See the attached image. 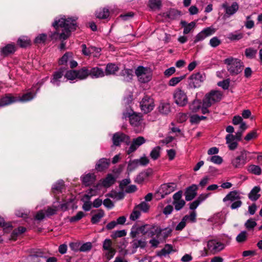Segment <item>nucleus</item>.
Returning <instances> with one entry per match:
<instances>
[{
	"label": "nucleus",
	"mask_w": 262,
	"mask_h": 262,
	"mask_svg": "<svg viewBox=\"0 0 262 262\" xmlns=\"http://www.w3.org/2000/svg\"><path fill=\"white\" fill-rule=\"evenodd\" d=\"M82 48V52L83 54L86 56H90L91 55L94 51L96 52L97 53H99L100 51V49L98 48H96L94 47H92L90 48H86L85 45L83 44L81 46Z\"/></svg>",
	"instance_id": "32"
},
{
	"label": "nucleus",
	"mask_w": 262,
	"mask_h": 262,
	"mask_svg": "<svg viewBox=\"0 0 262 262\" xmlns=\"http://www.w3.org/2000/svg\"><path fill=\"white\" fill-rule=\"evenodd\" d=\"M119 70V67L113 63H109L106 64L104 71L105 75L108 76L115 75Z\"/></svg>",
	"instance_id": "23"
},
{
	"label": "nucleus",
	"mask_w": 262,
	"mask_h": 262,
	"mask_svg": "<svg viewBox=\"0 0 262 262\" xmlns=\"http://www.w3.org/2000/svg\"><path fill=\"white\" fill-rule=\"evenodd\" d=\"M260 191L259 186H257L253 187L248 194L249 199L252 201H257L260 196V194L259 193Z\"/></svg>",
	"instance_id": "24"
},
{
	"label": "nucleus",
	"mask_w": 262,
	"mask_h": 262,
	"mask_svg": "<svg viewBox=\"0 0 262 262\" xmlns=\"http://www.w3.org/2000/svg\"><path fill=\"white\" fill-rule=\"evenodd\" d=\"M17 44L21 48H26L30 45V40L27 37H21L18 38Z\"/></svg>",
	"instance_id": "40"
},
{
	"label": "nucleus",
	"mask_w": 262,
	"mask_h": 262,
	"mask_svg": "<svg viewBox=\"0 0 262 262\" xmlns=\"http://www.w3.org/2000/svg\"><path fill=\"white\" fill-rule=\"evenodd\" d=\"M123 116L125 118H129L130 124L135 128L137 132L142 131L144 128L142 117L140 114L135 113H133L132 114L130 113H124Z\"/></svg>",
	"instance_id": "6"
},
{
	"label": "nucleus",
	"mask_w": 262,
	"mask_h": 262,
	"mask_svg": "<svg viewBox=\"0 0 262 262\" xmlns=\"http://www.w3.org/2000/svg\"><path fill=\"white\" fill-rule=\"evenodd\" d=\"M198 187L196 185H192L188 187L185 191V199L187 201L193 200L196 195Z\"/></svg>",
	"instance_id": "17"
},
{
	"label": "nucleus",
	"mask_w": 262,
	"mask_h": 262,
	"mask_svg": "<svg viewBox=\"0 0 262 262\" xmlns=\"http://www.w3.org/2000/svg\"><path fill=\"white\" fill-rule=\"evenodd\" d=\"M181 24L184 28L183 33L184 34H188L195 27V23L194 21L187 24L185 21L182 20L181 21Z\"/></svg>",
	"instance_id": "30"
},
{
	"label": "nucleus",
	"mask_w": 262,
	"mask_h": 262,
	"mask_svg": "<svg viewBox=\"0 0 262 262\" xmlns=\"http://www.w3.org/2000/svg\"><path fill=\"white\" fill-rule=\"evenodd\" d=\"M136 206L138 208L140 211H142L144 212H148L150 207L149 205L145 202H142Z\"/></svg>",
	"instance_id": "54"
},
{
	"label": "nucleus",
	"mask_w": 262,
	"mask_h": 262,
	"mask_svg": "<svg viewBox=\"0 0 262 262\" xmlns=\"http://www.w3.org/2000/svg\"><path fill=\"white\" fill-rule=\"evenodd\" d=\"M63 72L64 71L62 69L55 72L53 75V77L51 80V82L54 85L59 86L60 82V79L62 77Z\"/></svg>",
	"instance_id": "25"
},
{
	"label": "nucleus",
	"mask_w": 262,
	"mask_h": 262,
	"mask_svg": "<svg viewBox=\"0 0 262 262\" xmlns=\"http://www.w3.org/2000/svg\"><path fill=\"white\" fill-rule=\"evenodd\" d=\"M64 77L68 80H73L77 78L76 70H69L67 71Z\"/></svg>",
	"instance_id": "55"
},
{
	"label": "nucleus",
	"mask_w": 262,
	"mask_h": 262,
	"mask_svg": "<svg viewBox=\"0 0 262 262\" xmlns=\"http://www.w3.org/2000/svg\"><path fill=\"white\" fill-rule=\"evenodd\" d=\"M247 128L246 124L242 122L240 123L239 128L235 135L232 134L234 129L233 127L230 126V150H233L237 148L238 143L241 141L243 134Z\"/></svg>",
	"instance_id": "2"
},
{
	"label": "nucleus",
	"mask_w": 262,
	"mask_h": 262,
	"mask_svg": "<svg viewBox=\"0 0 262 262\" xmlns=\"http://www.w3.org/2000/svg\"><path fill=\"white\" fill-rule=\"evenodd\" d=\"M18 100L17 97H14L11 94L6 95L0 99V106H4L17 102Z\"/></svg>",
	"instance_id": "18"
},
{
	"label": "nucleus",
	"mask_w": 262,
	"mask_h": 262,
	"mask_svg": "<svg viewBox=\"0 0 262 262\" xmlns=\"http://www.w3.org/2000/svg\"><path fill=\"white\" fill-rule=\"evenodd\" d=\"M224 245L216 240H211L208 241L207 244L208 250L212 253H215L224 248Z\"/></svg>",
	"instance_id": "16"
},
{
	"label": "nucleus",
	"mask_w": 262,
	"mask_h": 262,
	"mask_svg": "<svg viewBox=\"0 0 262 262\" xmlns=\"http://www.w3.org/2000/svg\"><path fill=\"white\" fill-rule=\"evenodd\" d=\"M82 183L86 186L93 184L96 180V176L94 173H87L83 175L81 177Z\"/></svg>",
	"instance_id": "20"
},
{
	"label": "nucleus",
	"mask_w": 262,
	"mask_h": 262,
	"mask_svg": "<svg viewBox=\"0 0 262 262\" xmlns=\"http://www.w3.org/2000/svg\"><path fill=\"white\" fill-rule=\"evenodd\" d=\"M176 188L177 184L174 183L163 184L161 185L158 192L161 194L162 198H164L165 195L174 191Z\"/></svg>",
	"instance_id": "12"
},
{
	"label": "nucleus",
	"mask_w": 262,
	"mask_h": 262,
	"mask_svg": "<svg viewBox=\"0 0 262 262\" xmlns=\"http://www.w3.org/2000/svg\"><path fill=\"white\" fill-rule=\"evenodd\" d=\"M76 17H66L63 16L56 20L53 23L55 31L50 35L51 39L66 40L77 27Z\"/></svg>",
	"instance_id": "1"
},
{
	"label": "nucleus",
	"mask_w": 262,
	"mask_h": 262,
	"mask_svg": "<svg viewBox=\"0 0 262 262\" xmlns=\"http://www.w3.org/2000/svg\"><path fill=\"white\" fill-rule=\"evenodd\" d=\"M108 196L112 198L117 199L118 200H121L124 198V194L122 192H111Z\"/></svg>",
	"instance_id": "62"
},
{
	"label": "nucleus",
	"mask_w": 262,
	"mask_h": 262,
	"mask_svg": "<svg viewBox=\"0 0 262 262\" xmlns=\"http://www.w3.org/2000/svg\"><path fill=\"white\" fill-rule=\"evenodd\" d=\"M185 76H181L180 77H175L171 78L168 81V85L171 86H174L178 84L180 81L184 79Z\"/></svg>",
	"instance_id": "44"
},
{
	"label": "nucleus",
	"mask_w": 262,
	"mask_h": 262,
	"mask_svg": "<svg viewBox=\"0 0 262 262\" xmlns=\"http://www.w3.org/2000/svg\"><path fill=\"white\" fill-rule=\"evenodd\" d=\"M207 161H209L216 164H221L223 162V159L219 156L214 155L208 158Z\"/></svg>",
	"instance_id": "57"
},
{
	"label": "nucleus",
	"mask_w": 262,
	"mask_h": 262,
	"mask_svg": "<svg viewBox=\"0 0 262 262\" xmlns=\"http://www.w3.org/2000/svg\"><path fill=\"white\" fill-rule=\"evenodd\" d=\"M224 96L223 92L217 90H212L206 93L203 99L206 106H211V105L220 102Z\"/></svg>",
	"instance_id": "4"
},
{
	"label": "nucleus",
	"mask_w": 262,
	"mask_h": 262,
	"mask_svg": "<svg viewBox=\"0 0 262 262\" xmlns=\"http://www.w3.org/2000/svg\"><path fill=\"white\" fill-rule=\"evenodd\" d=\"M158 110L160 113L167 115L170 112V104L167 102H161L159 105Z\"/></svg>",
	"instance_id": "34"
},
{
	"label": "nucleus",
	"mask_w": 262,
	"mask_h": 262,
	"mask_svg": "<svg viewBox=\"0 0 262 262\" xmlns=\"http://www.w3.org/2000/svg\"><path fill=\"white\" fill-rule=\"evenodd\" d=\"M251 153L246 150H242L234 156L231 161L232 165L236 168H241L249 161L252 157L249 155Z\"/></svg>",
	"instance_id": "3"
},
{
	"label": "nucleus",
	"mask_w": 262,
	"mask_h": 262,
	"mask_svg": "<svg viewBox=\"0 0 262 262\" xmlns=\"http://www.w3.org/2000/svg\"><path fill=\"white\" fill-rule=\"evenodd\" d=\"M248 171L254 174L259 176L261 173V169L260 166L254 164L250 165L247 169Z\"/></svg>",
	"instance_id": "36"
},
{
	"label": "nucleus",
	"mask_w": 262,
	"mask_h": 262,
	"mask_svg": "<svg viewBox=\"0 0 262 262\" xmlns=\"http://www.w3.org/2000/svg\"><path fill=\"white\" fill-rule=\"evenodd\" d=\"M143 225L135 224L131 228L130 236L133 238H136L140 233L143 235Z\"/></svg>",
	"instance_id": "26"
},
{
	"label": "nucleus",
	"mask_w": 262,
	"mask_h": 262,
	"mask_svg": "<svg viewBox=\"0 0 262 262\" xmlns=\"http://www.w3.org/2000/svg\"><path fill=\"white\" fill-rule=\"evenodd\" d=\"M121 75L124 77V81H129L132 79L133 75L132 71L129 69H124L122 71Z\"/></svg>",
	"instance_id": "53"
},
{
	"label": "nucleus",
	"mask_w": 262,
	"mask_h": 262,
	"mask_svg": "<svg viewBox=\"0 0 262 262\" xmlns=\"http://www.w3.org/2000/svg\"><path fill=\"white\" fill-rule=\"evenodd\" d=\"M139 165V164L138 160H134L129 162L127 169L129 171H132L136 168Z\"/></svg>",
	"instance_id": "61"
},
{
	"label": "nucleus",
	"mask_w": 262,
	"mask_h": 262,
	"mask_svg": "<svg viewBox=\"0 0 262 262\" xmlns=\"http://www.w3.org/2000/svg\"><path fill=\"white\" fill-rule=\"evenodd\" d=\"M104 251V256L108 260L111 259L114 257L116 252L115 249L105 250Z\"/></svg>",
	"instance_id": "60"
},
{
	"label": "nucleus",
	"mask_w": 262,
	"mask_h": 262,
	"mask_svg": "<svg viewBox=\"0 0 262 262\" xmlns=\"http://www.w3.org/2000/svg\"><path fill=\"white\" fill-rule=\"evenodd\" d=\"M149 7L151 9H157L159 8L161 5L160 0H149Z\"/></svg>",
	"instance_id": "58"
},
{
	"label": "nucleus",
	"mask_w": 262,
	"mask_h": 262,
	"mask_svg": "<svg viewBox=\"0 0 262 262\" xmlns=\"http://www.w3.org/2000/svg\"><path fill=\"white\" fill-rule=\"evenodd\" d=\"M174 102L179 106H184L188 102L186 93L180 88L176 89L173 93Z\"/></svg>",
	"instance_id": "8"
},
{
	"label": "nucleus",
	"mask_w": 262,
	"mask_h": 262,
	"mask_svg": "<svg viewBox=\"0 0 262 262\" xmlns=\"http://www.w3.org/2000/svg\"><path fill=\"white\" fill-rule=\"evenodd\" d=\"M242 198L239 191L236 190L230 191V203L241 200Z\"/></svg>",
	"instance_id": "45"
},
{
	"label": "nucleus",
	"mask_w": 262,
	"mask_h": 262,
	"mask_svg": "<svg viewBox=\"0 0 262 262\" xmlns=\"http://www.w3.org/2000/svg\"><path fill=\"white\" fill-rule=\"evenodd\" d=\"M257 50L253 48H248L245 50V56L249 59H253L255 57Z\"/></svg>",
	"instance_id": "38"
},
{
	"label": "nucleus",
	"mask_w": 262,
	"mask_h": 262,
	"mask_svg": "<svg viewBox=\"0 0 262 262\" xmlns=\"http://www.w3.org/2000/svg\"><path fill=\"white\" fill-rule=\"evenodd\" d=\"M104 215V212L102 209L98 210L97 212L95 214L91 219V222L93 224H96L98 223L101 219L103 217Z\"/></svg>",
	"instance_id": "37"
},
{
	"label": "nucleus",
	"mask_w": 262,
	"mask_h": 262,
	"mask_svg": "<svg viewBox=\"0 0 262 262\" xmlns=\"http://www.w3.org/2000/svg\"><path fill=\"white\" fill-rule=\"evenodd\" d=\"M196 214L195 211L191 212L189 215H186L183 217L184 219H186V221L194 223L196 221Z\"/></svg>",
	"instance_id": "63"
},
{
	"label": "nucleus",
	"mask_w": 262,
	"mask_h": 262,
	"mask_svg": "<svg viewBox=\"0 0 262 262\" xmlns=\"http://www.w3.org/2000/svg\"><path fill=\"white\" fill-rule=\"evenodd\" d=\"M215 31L216 29L212 27L205 28L196 35L194 38V42L196 43L198 41L203 40L207 37L213 34Z\"/></svg>",
	"instance_id": "11"
},
{
	"label": "nucleus",
	"mask_w": 262,
	"mask_h": 262,
	"mask_svg": "<svg viewBox=\"0 0 262 262\" xmlns=\"http://www.w3.org/2000/svg\"><path fill=\"white\" fill-rule=\"evenodd\" d=\"M96 16L100 19H105L107 18L110 15V11L108 9L105 8H101L96 12Z\"/></svg>",
	"instance_id": "31"
},
{
	"label": "nucleus",
	"mask_w": 262,
	"mask_h": 262,
	"mask_svg": "<svg viewBox=\"0 0 262 262\" xmlns=\"http://www.w3.org/2000/svg\"><path fill=\"white\" fill-rule=\"evenodd\" d=\"M140 215L141 212L140 210L135 206L130 215L129 219L130 220L134 221L137 220L140 217Z\"/></svg>",
	"instance_id": "51"
},
{
	"label": "nucleus",
	"mask_w": 262,
	"mask_h": 262,
	"mask_svg": "<svg viewBox=\"0 0 262 262\" xmlns=\"http://www.w3.org/2000/svg\"><path fill=\"white\" fill-rule=\"evenodd\" d=\"M103 250H108L115 249L112 246V242L110 239H105L103 243Z\"/></svg>",
	"instance_id": "56"
},
{
	"label": "nucleus",
	"mask_w": 262,
	"mask_h": 262,
	"mask_svg": "<svg viewBox=\"0 0 262 262\" xmlns=\"http://www.w3.org/2000/svg\"><path fill=\"white\" fill-rule=\"evenodd\" d=\"M115 182L114 177L112 174H108L102 181V185L105 187H108Z\"/></svg>",
	"instance_id": "35"
},
{
	"label": "nucleus",
	"mask_w": 262,
	"mask_h": 262,
	"mask_svg": "<svg viewBox=\"0 0 262 262\" xmlns=\"http://www.w3.org/2000/svg\"><path fill=\"white\" fill-rule=\"evenodd\" d=\"M90 76L93 78H98L105 76L104 71L100 68L96 67L89 69Z\"/></svg>",
	"instance_id": "19"
},
{
	"label": "nucleus",
	"mask_w": 262,
	"mask_h": 262,
	"mask_svg": "<svg viewBox=\"0 0 262 262\" xmlns=\"http://www.w3.org/2000/svg\"><path fill=\"white\" fill-rule=\"evenodd\" d=\"M180 15V13L174 9L169 10L167 14V17L171 19H174Z\"/></svg>",
	"instance_id": "59"
},
{
	"label": "nucleus",
	"mask_w": 262,
	"mask_h": 262,
	"mask_svg": "<svg viewBox=\"0 0 262 262\" xmlns=\"http://www.w3.org/2000/svg\"><path fill=\"white\" fill-rule=\"evenodd\" d=\"M132 246L134 248H144L147 245V242L145 239H137L135 238L132 241Z\"/></svg>",
	"instance_id": "33"
},
{
	"label": "nucleus",
	"mask_w": 262,
	"mask_h": 262,
	"mask_svg": "<svg viewBox=\"0 0 262 262\" xmlns=\"http://www.w3.org/2000/svg\"><path fill=\"white\" fill-rule=\"evenodd\" d=\"M201 106V103L199 100H194L190 105V109L193 112H197Z\"/></svg>",
	"instance_id": "52"
},
{
	"label": "nucleus",
	"mask_w": 262,
	"mask_h": 262,
	"mask_svg": "<svg viewBox=\"0 0 262 262\" xmlns=\"http://www.w3.org/2000/svg\"><path fill=\"white\" fill-rule=\"evenodd\" d=\"M155 104L152 98L148 96H145L140 102V107L144 113L151 112L154 108Z\"/></svg>",
	"instance_id": "10"
},
{
	"label": "nucleus",
	"mask_w": 262,
	"mask_h": 262,
	"mask_svg": "<svg viewBox=\"0 0 262 262\" xmlns=\"http://www.w3.org/2000/svg\"><path fill=\"white\" fill-rule=\"evenodd\" d=\"M205 79L206 75L204 73L201 72L193 73L189 77V84L191 88H198L201 86Z\"/></svg>",
	"instance_id": "9"
},
{
	"label": "nucleus",
	"mask_w": 262,
	"mask_h": 262,
	"mask_svg": "<svg viewBox=\"0 0 262 262\" xmlns=\"http://www.w3.org/2000/svg\"><path fill=\"white\" fill-rule=\"evenodd\" d=\"M174 251L175 250L173 249V246L171 245L166 244L164 247L158 252L157 255L159 256H165L172 252Z\"/></svg>",
	"instance_id": "29"
},
{
	"label": "nucleus",
	"mask_w": 262,
	"mask_h": 262,
	"mask_svg": "<svg viewBox=\"0 0 262 262\" xmlns=\"http://www.w3.org/2000/svg\"><path fill=\"white\" fill-rule=\"evenodd\" d=\"M143 235L148 237H153L156 236L158 238L162 232V229L155 224H146L143 225Z\"/></svg>",
	"instance_id": "7"
},
{
	"label": "nucleus",
	"mask_w": 262,
	"mask_h": 262,
	"mask_svg": "<svg viewBox=\"0 0 262 262\" xmlns=\"http://www.w3.org/2000/svg\"><path fill=\"white\" fill-rule=\"evenodd\" d=\"M110 165V161L105 158L100 159L96 165L95 169L98 171H102L107 169Z\"/></svg>",
	"instance_id": "22"
},
{
	"label": "nucleus",
	"mask_w": 262,
	"mask_h": 262,
	"mask_svg": "<svg viewBox=\"0 0 262 262\" xmlns=\"http://www.w3.org/2000/svg\"><path fill=\"white\" fill-rule=\"evenodd\" d=\"M244 33L239 32L236 31L230 33V40L232 41H238L244 37Z\"/></svg>",
	"instance_id": "49"
},
{
	"label": "nucleus",
	"mask_w": 262,
	"mask_h": 262,
	"mask_svg": "<svg viewBox=\"0 0 262 262\" xmlns=\"http://www.w3.org/2000/svg\"><path fill=\"white\" fill-rule=\"evenodd\" d=\"M138 80L141 83H145L150 81L152 77V71L148 67L139 66L135 70Z\"/></svg>",
	"instance_id": "5"
},
{
	"label": "nucleus",
	"mask_w": 262,
	"mask_h": 262,
	"mask_svg": "<svg viewBox=\"0 0 262 262\" xmlns=\"http://www.w3.org/2000/svg\"><path fill=\"white\" fill-rule=\"evenodd\" d=\"M242 71V62L238 59L230 58V74H237Z\"/></svg>",
	"instance_id": "15"
},
{
	"label": "nucleus",
	"mask_w": 262,
	"mask_h": 262,
	"mask_svg": "<svg viewBox=\"0 0 262 262\" xmlns=\"http://www.w3.org/2000/svg\"><path fill=\"white\" fill-rule=\"evenodd\" d=\"M35 96V94L32 92H29L24 94L22 97L18 96L17 98L19 99L18 101H28L32 100Z\"/></svg>",
	"instance_id": "48"
},
{
	"label": "nucleus",
	"mask_w": 262,
	"mask_h": 262,
	"mask_svg": "<svg viewBox=\"0 0 262 262\" xmlns=\"http://www.w3.org/2000/svg\"><path fill=\"white\" fill-rule=\"evenodd\" d=\"M15 50L16 47L14 44H8L1 49V53L4 56H8L13 53Z\"/></svg>",
	"instance_id": "27"
},
{
	"label": "nucleus",
	"mask_w": 262,
	"mask_h": 262,
	"mask_svg": "<svg viewBox=\"0 0 262 262\" xmlns=\"http://www.w3.org/2000/svg\"><path fill=\"white\" fill-rule=\"evenodd\" d=\"M26 231V228L24 227H19L13 231L11 235V238L13 240H16L18 235L24 233Z\"/></svg>",
	"instance_id": "43"
},
{
	"label": "nucleus",
	"mask_w": 262,
	"mask_h": 262,
	"mask_svg": "<svg viewBox=\"0 0 262 262\" xmlns=\"http://www.w3.org/2000/svg\"><path fill=\"white\" fill-rule=\"evenodd\" d=\"M256 225L255 220L252 218L248 220L245 223V227L248 230H253Z\"/></svg>",
	"instance_id": "46"
},
{
	"label": "nucleus",
	"mask_w": 262,
	"mask_h": 262,
	"mask_svg": "<svg viewBox=\"0 0 262 262\" xmlns=\"http://www.w3.org/2000/svg\"><path fill=\"white\" fill-rule=\"evenodd\" d=\"M247 231H243L237 235L236 240L238 243H244L247 240Z\"/></svg>",
	"instance_id": "50"
},
{
	"label": "nucleus",
	"mask_w": 262,
	"mask_h": 262,
	"mask_svg": "<svg viewBox=\"0 0 262 262\" xmlns=\"http://www.w3.org/2000/svg\"><path fill=\"white\" fill-rule=\"evenodd\" d=\"M257 134L256 130H253L247 134L245 137L244 139L247 141H249L253 139L256 138Z\"/></svg>",
	"instance_id": "64"
},
{
	"label": "nucleus",
	"mask_w": 262,
	"mask_h": 262,
	"mask_svg": "<svg viewBox=\"0 0 262 262\" xmlns=\"http://www.w3.org/2000/svg\"><path fill=\"white\" fill-rule=\"evenodd\" d=\"M77 78L82 80L86 79L90 76L89 69L87 67H83L81 69L76 71Z\"/></svg>",
	"instance_id": "28"
},
{
	"label": "nucleus",
	"mask_w": 262,
	"mask_h": 262,
	"mask_svg": "<svg viewBox=\"0 0 262 262\" xmlns=\"http://www.w3.org/2000/svg\"><path fill=\"white\" fill-rule=\"evenodd\" d=\"M72 57L73 53L72 52H67L59 60L58 63L60 65L65 64L68 60L72 59Z\"/></svg>",
	"instance_id": "39"
},
{
	"label": "nucleus",
	"mask_w": 262,
	"mask_h": 262,
	"mask_svg": "<svg viewBox=\"0 0 262 262\" xmlns=\"http://www.w3.org/2000/svg\"><path fill=\"white\" fill-rule=\"evenodd\" d=\"M145 142L146 140L142 136H140L134 139L132 141V143L130 147L126 151L127 154L129 155L134 152L139 146L145 143Z\"/></svg>",
	"instance_id": "14"
},
{
	"label": "nucleus",
	"mask_w": 262,
	"mask_h": 262,
	"mask_svg": "<svg viewBox=\"0 0 262 262\" xmlns=\"http://www.w3.org/2000/svg\"><path fill=\"white\" fill-rule=\"evenodd\" d=\"M209 195L210 193H203L200 194L196 200L190 204V209L191 210L195 209L200 203L205 201Z\"/></svg>",
	"instance_id": "21"
},
{
	"label": "nucleus",
	"mask_w": 262,
	"mask_h": 262,
	"mask_svg": "<svg viewBox=\"0 0 262 262\" xmlns=\"http://www.w3.org/2000/svg\"><path fill=\"white\" fill-rule=\"evenodd\" d=\"M161 147L156 146L154 148L150 153V157L154 160L158 159L160 157Z\"/></svg>",
	"instance_id": "42"
},
{
	"label": "nucleus",
	"mask_w": 262,
	"mask_h": 262,
	"mask_svg": "<svg viewBox=\"0 0 262 262\" xmlns=\"http://www.w3.org/2000/svg\"><path fill=\"white\" fill-rule=\"evenodd\" d=\"M113 144L115 146H119L122 142H125L128 144L129 142V138L125 134L118 132L115 133L113 137Z\"/></svg>",
	"instance_id": "13"
},
{
	"label": "nucleus",
	"mask_w": 262,
	"mask_h": 262,
	"mask_svg": "<svg viewBox=\"0 0 262 262\" xmlns=\"http://www.w3.org/2000/svg\"><path fill=\"white\" fill-rule=\"evenodd\" d=\"M149 176V172L148 171H143L140 173L136 179V182L138 183H142L146 180Z\"/></svg>",
	"instance_id": "41"
},
{
	"label": "nucleus",
	"mask_w": 262,
	"mask_h": 262,
	"mask_svg": "<svg viewBox=\"0 0 262 262\" xmlns=\"http://www.w3.org/2000/svg\"><path fill=\"white\" fill-rule=\"evenodd\" d=\"M64 187V182L61 181L54 184L52 187V189L54 193L61 192Z\"/></svg>",
	"instance_id": "47"
}]
</instances>
